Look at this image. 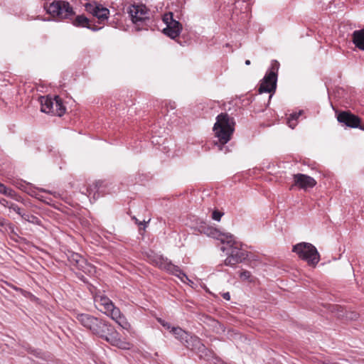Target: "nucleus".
<instances>
[{"instance_id":"38","label":"nucleus","mask_w":364,"mask_h":364,"mask_svg":"<svg viewBox=\"0 0 364 364\" xmlns=\"http://www.w3.org/2000/svg\"><path fill=\"white\" fill-rule=\"evenodd\" d=\"M133 220L136 221V223H138L139 225H143L144 223L142 222H138V220L134 217L133 218Z\"/></svg>"},{"instance_id":"13","label":"nucleus","mask_w":364,"mask_h":364,"mask_svg":"<svg viewBox=\"0 0 364 364\" xmlns=\"http://www.w3.org/2000/svg\"><path fill=\"white\" fill-rule=\"evenodd\" d=\"M106 315L110 316L112 319L115 321L123 328H127L129 324L125 317L122 314L119 309L116 307L114 305L112 308L109 309L107 313H106Z\"/></svg>"},{"instance_id":"41","label":"nucleus","mask_w":364,"mask_h":364,"mask_svg":"<svg viewBox=\"0 0 364 364\" xmlns=\"http://www.w3.org/2000/svg\"><path fill=\"white\" fill-rule=\"evenodd\" d=\"M357 318V314H355L354 316L353 317H351V318Z\"/></svg>"},{"instance_id":"28","label":"nucleus","mask_w":364,"mask_h":364,"mask_svg":"<svg viewBox=\"0 0 364 364\" xmlns=\"http://www.w3.org/2000/svg\"><path fill=\"white\" fill-rule=\"evenodd\" d=\"M20 216L25 220H27L28 222H32V223H33V220L36 219V218L35 216H33L32 215L27 214V213H24V211Z\"/></svg>"},{"instance_id":"17","label":"nucleus","mask_w":364,"mask_h":364,"mask_svg":"<svg viewBox=\"0 0 364 364\" xmlns=\"http://www.w3.org/2000/svg\"><path fill=\"white\" fill-rule=\"evenodd\" d=\"M40 102L41 105V112L48 114H51V112H53L54 98L48 96L41 97Z\"/></svg>"},{"instance_id":"4","label":"nucleus","mask_w":364,"mask_h":364,"mask_svg":"<svg viewBox=\"0 0 364 364\" xmlns=\"http://www.w3.org/2000/svg\"><path fill=\"white\" fill-rule=\"evenodd\" d=\"M292 251L296 253L300 259L306 261L310 265L315 266L320 260V255L316 248L311 243H298L293 246Z\"/></svg>"},{"instance_id":"8","label":"nucleus","mask_w":364,"mask_h":364,"mask_svg":"<svg viewBox=\"0 0 364 364\" xmlns=\"http://www.w3.org/2000/svg\"><path fill=\"white\" fill-rule=\"evenodd\" d=\"M128 14L134 24H141L149 19V10L143 4H134L129 7Z\"/></svg>"},{"instance_id":"26","label":"nucleus","mask_w":364,"mask_h":364,"mask_svg":"<svg viewBox=\"0 0 364 364\" xmlns=\"http://www.w3.org/2000/svg\"><path fill=\"white\" fill-rule=\"evenodd\" d=\"M9 210H12L19 215H21L23 212V210L21 208H19L16 204L14 203L12 204H10Z\"/></svg>"},{"instance_id":"16","label":"nucleus","mask_w":364,"mask_h":364,"mask_svg":"<svg viewBox=\"0 0 364 364\" xmlns=\"http://www.w3.org/2000/svg\"><path fill=\"white\" fill-rule=\"evenodd\" d=\"M352 41L358 48L364 50V28L353 31Z\"/></svg>"},{"instance_id":"5","label":"nucleus","mask_w":364,"mask_h":364,"mask_svg":"<svg viewBox=\"0 0 364 364\" xmlns=\"http://www.w3.org/2000/svg\"><path fill=\"white\" fill-rule=\"evenodd\" d=\"M183 345L186 348L194 352L200 359L210 360L215 357L214 352L208 349L196 336L190 334Z\"/></svg>"},{"instance_id":"1","label":"nucleus","mask_w":364,"mask_h":364,"mask_svg":"<svg viewBox=\"0 0 364 364\" xmlns=\"http://www.w3.org/2000/svg\"><path fill=\"white\" fill-rule=\"evenodd\" d=\"M74 316L76 322L112 346L120 349L130 348V343L122 341L119 333L108 321L85 313H76Z\"/></svg>"},{"instance_id":"37","label":"nucleus","mask_w":364,"mask_h":364,"mask_svg":"<svg viewBox=\"0 0 364 364\" xmlns=\"http://www.w3.org/2000/svg\"><path fill=\"white\" fill-rule=\"evenodd\" d=\"M28 353H33V354H35V355H36V350H31V348H28Z\"/></svg>"},{"instance_id":"27","label":"nucleus","mask_w":364,"mask_h":364,"mask_svg":"<svg viewBox=\"0 0 364 364\" xmlns=\"http://www.w3.org/2000/svg\"><path fill=\"white\" fill-rule=\"evenodd\" d=\"M223 215V213L218 210H215L212 213V218L216 221H220Z\"/></svg>"},{"instance_id":"32","label":"nucleus","mask_w":364,"mask_h":364,"mask_svg":"<svg viewBox=\"0 0 364 364\" xmlns=\"http://www.w3.org/2000/svg\"><path fill=\"white\" fill-rule=\"evenodd\" d=\"M13 203L8 201L7 200L4 198H0V204L4 207L10 208V204H12Z\"/></svg>"},{"instance_id":"9","label":"nucleus","mask_w":364,"mask_h":364,"mask_svg":"<svg viewBox=\"0 0 364 364\" xmlns=\"http://www.w3.org/2000/svg\"><path fill=\"white\" fill-rule=\"evenodd\" d=\"M86 11L97 18L100 23L108 19L109 10L100 4L87 3L85 4Z\"/></svg>"},{"instance_id":"20","label":"nucleus","mask_w":364,"mask_h":364,"mask_svg":"<svg viewBox=\"0 0 364 364\" xmlns=\"http://www.w3.org/2000/svg\"><path fill=\"white\" fill-rule=\"evenodd\" d=\"M65 112V107L63 105L62 100L60 97L55 96L54 97L53 112L51 114L53 115L61 117Z\"/></svg>"},{"instance_id":"25","label":"nucleus","mask_w":364,"mask_h":364,"mask_svg":"<svg viewBox=\"0 0 364 364\" xmlns=\"http://www.w3.org/2000/svg\"><path fill=\"white\" fill-rule=\"evenodd\" d=\"M316 183H293L290 187V190L298 188L299 190H304L305 191H309L312 188Z\"/></svg>"},{"instance_id":"23","label":"nucleus","mask_w":364,"mask_h":364,"mask_svg":"<svg viewBox=\"0 0 364 364\" xmlns=\"http://www.w3.org/2000/svg\"><path fill=\"white\" fill-rule=\"evenodd\" d=\"M70 261L72 264L77 266V267L80 269H81L82 267V264L85 262L84 258H82L79 254L77 253H73L71 254L70 257Z\"/></svg>"},{"instance_id":"19","label":"nucleus","mask_w":364,"mask_h":364,"mask_svg":"<svg viewBox=\"0 0 364 364\" xmlns=\"http://www.w3.org/2000/svg\"><path fill=\"white\" fill-rule=\"evenodd\" d=\"M104 183H89L88 186L85 187V189L86 191L85 194H87L88 196H92L93 198H97L100 196V193H99V190L100 188L102 187V185Z\"/></svg>"},{"instance_id":"3","label":"nucleus","mask_w":364,"mask_h":364,"mask_svg":"<svg viewBox=\"0 0 364 364\" xmlns=\"http://www.w3.org/2000/svg\"><path fill=\"white\" fill-rule=\"evenodd\" d=\"M235 121L227 113H221L218 115L216 122L213 127V131L219 142L224 145L228 143L234 132Z\"/></svg>"},{"instance_id":"34","label":"nucleus","mask_w":364,"mask_h":364,"mask_svg":"<svg viewBox=\"0 0 364 364\" xmlns=\"http://www.w3.org/2000/svg\"><path fill=\"white\" fill-rule=\"evenodd\" d=\"M7 188L4 183H0V193L5 195Z\"/></svg>"},{"instance_id":"11","label":"nucleus","mask_w":364,"mask_h":364,"mask_svg":"<svg viewBox=\"0 0 364 364\" xmlns=\"http://www.w3.org/2000/svg\"><path fill=\"white\" fill-rule=\"evenodd\" d=\"M337 119L339 122L344 124L347 127L352 128L359 127L364 130V127L360 126V118L350 112H342L338 114Z\"/></svg>"},{"instance_id":"30","label":"nucleus","mask_w":364,"mask_h":364,"mask_svg":"<svg viewBox=\"0 0 364 364\" xmlns=\"http://www.w3.org/2000/svg\"><path fill=\"white\" fill-rule=\"evenodd\" d=\"M158 321L165 328L171 331V328H173V327L171 326V324L168 322L163 320L162 318H158Z\"/></svg>"},{"instance_id":"21","label":"nucleus","mask_w":364,"mask_h":364,"mask_svg":"<svg viewBox=\"0 0 364 364\" xmlns=\"http://www.w3.org/2000/svg\"><path fill=\"white\" fill-rule=\"evenodd\" d=\"M175 336V338L179 340L183 344L186 342V340L189 336V333L180 327H173L171 331Z\"/></svg>"},{"instance_id":"35","label":"nucleus","mask_w":364,"mask_h":364,"mask_svg":"<svg viewBox=\"0 0 364 364\" xmlns=\"http://www.w3.org/2000/svg\"><path fill=\"white\" fill-rule=\"evenodd\" d=\"M222 296L224 299L229 301L230 299V295L229 292H225L222 294Z\"/></svg>"},{"instance_id":"7","label":"nucleus","mask_w":364,"mask_h":364,"mask_svg":"<svg viewBox=\"0 0 364 364\" xmlns=\"http://www.w3.org/2000/svg\"><path fill=\"white\" fill-rule=\"evenodd\" d=\"M47 11L53 16L60 18H69L74 15L73 8L68 1H57L50 4L47 7Z\"/></svg>"},{"instance_id":"6","label":"nucleus","mask_w":364,"mask_h":364,"mask_svg":"<svg viewBox=\"0 0 364 364\" xmlns=\"http://www.w3.org/2000/svg\"><path fill=\"white\" fill-rule=\"evenodd\" d=\"M279 68V63L277 60H272L271 68L266 73L261 81L258 92L259 94L263 92H274L277 87V72Z\"/></svg>"},{"instance_id":"15","label":"nucleus","mask_w":364,"mask_h":364,"mask_svg":"<svg viewBox=\"0 0 364 364\" xmlns=\"http://www.w3.org/2000/svg\"><path fill=\"white\" fill-rule=\"evenodd\" d=\"M203 232L208 237L220 240L223 245L225 244V242L228 241L229 236L232 235L229 233H222L213 227L204 228Z\"/></svg>"},{"instance_id":"2","label":"nucleus","mask_w":364,"mask_h":364,"mask_svg":"<svg viewBox=\"0 0 364 364\" xmlns=\"http://www.w3.org/2000/svg\"><path fill=\"white\" fill-rule=\"evenodd\" d=\"M220 250L226 252L228 255L224 261L226 266L234 267L235 264L242 262L248 256L247 252L242 249V243L237 241L233 235L229 236L228 241L220 247Z\"/></svg>"},{"instance_id":"10","label":"nucleus","mask_w":364,"mask_h":364,"mask_svg":"<svg viewBox=\"0 0 364 364\" xmlns=\"http://www.w3.org/2000/svg\"><path fill=\"white\" fill-rule=\"evenodd\" d=\"M158 265L159 268L167 271L168 272L178 277L181 280L183 281V279H187L186 274L179 268V267L173 264L167 258L162 257L159 258Z\"/></svg>"},{"instance_id":"22","label":"nucleus","mask_w":364,"mask_h":364,"mask_svg":"<svg viewBox=\"0 0 364 364\" xmlns=\"http://www.w3.org/2000/svg\"><path fill=\"white\" fill-rule=\"evenodd\" d=\"M303 113L302 110H300L299 112H294L289 115V117L287 118V124L288 126L294 129L297 123H298V118L299 116H301Z\"/></svg>"},{"instance_id":"29","label":"nucleus","mask_w":364,"mask_h":364,"mask_svg":"<svg viewBox=\"0 0 364 364\" xmlns=\"http://www.w3.org/2000/svg\"><path fill=\"white\" fill-rule=\"evenodd\" d=\"M250 276H251V273H250V272H249L247 270H242L240 273V277L242 280H248L250 279Z\"/></svg>"},{"instance_id":"18","label":"nucleus","mask_w":364,"mask_h":364,"mask_svg":"<svg viewBox=\"0 0 364 364\" xmlns=\"http://www.w3.org/2000/svg\"><path fill=\"white\" fill-rule=\"evenodd\" d=\"M73 24L75 26L85 27V28L91 29L94 31H98L100 29L99 28H97V27H91L90 25L89 24V19L82 15L76 16L75 18L73 21Z\"/></svg>"},{"instance_id":"33","label":"nucleus","mask_w":364,"mask_h":364,"mask_svg":"<svg viewBox=\"0 0 364 364\" xmlns=\"http://www.w3.org/2000/svg\"><path fill=\"white\" fill-rule=\"evenodd\" d=\"M9 225V223H8V221L0 217V228H5Z\"/></svg>"},{"instance_id":"14","label":"nucleus","mask_w":364,"mask_h":364,"mask_svg":"<svg viewBox=\"0 0 364 364\" xmlns=\"http://www.w3.org/2000/svg\"><path fill=\"white\" fill-rule=\"evenodd\" d=\"M95 303L96 307L105 314L114 305L106 296H96Z\"/></svg>"},{"instance_id":"36","label":"nucleus","mask_w":364,"mask_h":364,"mask_svg":"<svg viewBox=\"0 0 364 364\" xmlns=\"http://www.w3.org/2000/svg\"><path fill=\"white\" fill-rule=\"evenodd\" d=\"M19 186H18V188L21 189V190H23L25 191L26 188V185H28V183H18Z\"/></svg>"},{"instance_id":"39","label":"nucleus","mask_w":364,"mask_h":364,"mask_svg":"<svg viewBox=\"0 0 364 364\" xmlns=\"http://www.w3.org/2000/svg\"><path fill=\"white\" fill-rule=\"evenodd\" d=\"M250 63H251V62H250V60H245V65H250Z\"/></svg>"},{"instance_id":"12","label":"nucleus","mask_w":364,"mask_h":364,"mask_svg":"<svg viewBox=\"0 0 364 364\" xmlns=\"http://www.w3.org/2000/svg\"><path fill=\"white\" fill-rule=\"evenodd\" d=\"M171 22L167 23L166 28H164L163 32L165 35L173 39L179 36L182 26L178 21L172 19V16H171Z\"/></svg>"},{"instance_id":"24","label":"nucleus","mask_w":364,"mask_h":364,"mask_svg":"<svg viewBox=\"0 0 364 364\" xmlns=\"http://www.w3.org/2000/svg\"><path fill=\"white\" fill-rule=\"evenodd\" d=\"M294 182H316V181L307 175L298 173L294 176Z\"/></svg>"},{"instance_id":"31","label":"nucleus","mask_w":364,"mask_h":364,"mask_svg":"<svg viewBox=\"0 0 364 364\" xmlns=\"http://www.w3.org/2000/svg\"><path fill=\"white\" fill-rule=\"evenodd\" d=\"M6 191H7L6 192L5 196L11 197L12 198H16V194L14 190L7 188Z\"/></svg>"},{"instance_id":"40","label":"nucleus","mask_w":364,"mask_h":364,"mask_svg":"<svg viewBox=\"0 0 364 364\" xmlns=\"http://www.w3.org/2000/svg\"><path fill=\"white\" fill-rule=\"evenodd\" d=\"M323 364H338V363H333V362H325Z\"/></svg>"}]
</instances>
